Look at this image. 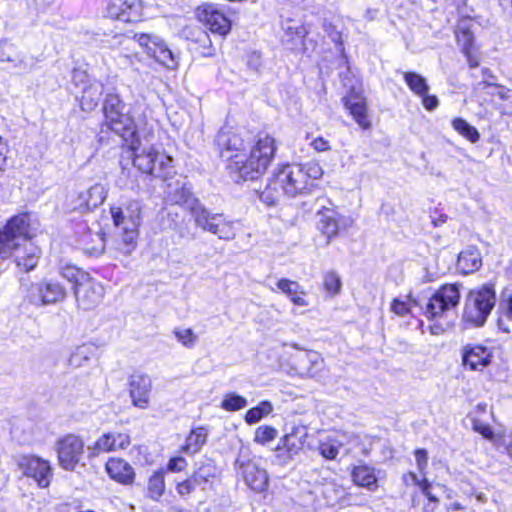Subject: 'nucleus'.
Masks as SVG:
<instances>
[{"mask_svg":"<svg viewBox=\"0 0 512 512\" xmlns=\"http://www.w3.org/2000/svg\"><path fill=\"white\" fill-rule=\"evenodd\" d=\"M494 286L484 284L470 291L464 308L463 319L475 326H482L495 305Z\"/></svg>","mask_w":512,"mask_h":512,"instance_id":"5","label":"nucleus"},{"mask_svg":"<svg viewBox=\"0 0 512 512\" xmlns=\"http://www.w3.org/2000/svg\"><path fill=\"white\" fill-rule=\"evenodd\" d=\"M24 474L32 477L41 488H46L52 478V470L48 461L35 456H24L20 461Z\"/></svg>","mask_w":512,"mask_h":512,"instance_id":"16","label":"nucleus"},{"mask_svg":"<svg viewBox=\"0 0 512 512\" xmlns=\"http://www.w3.org/2000/svg\"><path fill=\"white\" fill-rule=\"evenodd\" d=\"M278 435V431L268 425L259 426L254 435V441L260 445H266L267 443L273 441Z\"/></svg>","mask_w":512,"mask_h":512,"instance_id":"44","label":"nucleus"},{"mask_svg":"<svg viewBox=\"0 0 512 512\" xmlns=\"http://www.w3.org/2000/svg\"><path fill=\"white\" fill-rule=\"evenodd\" d=\"M187 466V462L183 457H173L168 463V470L171 472L183 471Z\"/></svg>","mask_w":512,"mask_h":512,"instance_id":"55","label":"nucleus"},{"mask_svg":"<svg viewBox=\"0 0 512 512\" xmlns=\"http://www.w3.org/2000/svg\"><path fill=\"white\" fill-rule=\"evenodd\" d=\"M107 17L125 23L137 22L142 18L141 0H102Z\"/></svg>","mask_w":512,"mask_h":512,"instance_id":"12","label":"nucleus"},{"mask_svg":"<svg viewBox=\"0 0 512 512\" xmlns=\"http://www.w3.org/2000/svg\"><path fill=\"white\" fill-rule=\"evenodd\" d=\"M123 108L117 95L110 94L106 97L103 105L105 125L122 136L133 128V121L123 112Z\"/></svg>","mask_w":512,"mask_h":512,"instance_id":"11","label":"nucleus"},{"mask_svg":"<svg viewBox=\"0 0 512 512\" xmlns=\"http://www.w3.org/2000/svg\"><path fill=\"white\" fill-rule=\"evenodd\" d=\"M304 296H305V292H303V291H301L300 293L296 292L292 297H290V300L295 305L306 306V305H308V302Z\"/></svg>","mask_w":512,"mask_h":512,"instance_id":"58","label":"nucleus"},{"mask_svg":"<svg viewBox=\"0 0 512 512\" xmlns=\"http://www.w3.org/2000/svg\"><path fill=\"white\" fill-rule=\"evenodd\" d=\"M152 380L142 374H134L129 381V393L135 407L146 409L150 401Z\"/></svg>","mask_w":512,"mask_h":512,"instance_id":"18","label":"nucleus"},{"mask_svg":"<svg viewBox=\"0 0 512 512\" xmlns=\"http://www.w3.org/2000/svg\"><path fill=\"white\" fill-rule=\"evenodd\" d=\"M428 499L429 501L431 502H437L438 499L431 493L430 490H428L425 494H424Z\"/></svg>","mask_w":512,"mask_h":512,"instance_id":"64","label":"nucleus"},{"mask_svg":"<svg viewBox=\"0 0 512 512\" xmlns=\"http://www.w3.org/2000/svg\"><path fill=\"white\" fill-rule=\"evenodd\" d=\"M284 33L287 38V42L293 43L294 41H299L300 43H303L308 32L303 25L287 23L284 27Z\"/></svg>","mask_w":512,"mask_h":512,"instance_id":"43","label":"nucleus"},{"mask_svg":"<svg viewBox=\"0 0 512 512\" xmlns=\"http://www.w3.org/2000/svg\"><path fill=\"white\" fill-rule=\"evenodd\" d=\"M192 212L196 224L206 231H208V226H217L222 218L221 215L209 213L202 206L192 207Z\"/></svg>","mask_w":512,"mask_h":512,"instance_id":"32","label":"nucleus"},{"mask_svg":"<svg viewBox=\"0 0 512 512\" xmlns=\"http://www.w3.org/2000/svg\"><path fill=\"white\" fill-rule=\"evenodd\" d=\"M12 46L7 43L0 42V62H12L15 68L27 70L28 65L23 58H14L11 55Z\"/></svg>","mask_w":512,"mask_h":512,"instance_id":"41","label":"nucleus"},{"mask_svg":"<svg viewBox=\"0 0 512 512\" xmlns=\"http://www.w3.org/2000/svg\"><path fill=\"white\" fill-rule=\"evenodd\" d=\"M113 224L123 230L122 241L126 252L131 253L137 246L139 228L142 222V206L136 200H131L123 206H113L110 209Z\"/></svg>","mask_w":512,"mask_h":512,"instance_id":"4","label":"nucleus"},{"mask_svg":"<svg viewBox=\"0 0 512 512\" xmlns=\"http://www.w3.org/2000/svg\"><path fill=\"white\" fill-rule=\"evenodd\" d=\"M129 437L121 433L105 434L98 441V448L105 451H112L117 449H124L129 445Z\"/></svg>","mask_w":512,"mask_h":512,"instance_id":"29","label":"nucleus"},{"mask_svg":"<svg viewBox=\"0 0 512 512\" xmlns=\"http://www.w3.org/2000/svg\"><path fill=\"white\" fill-rule=\"evenodd\" d=\"M277 288L290 298L298 292L300 286L295 281L283 278L277 282Z\"/></svg>","mask_w":512,"mask_h":512,"instance_id":"50","label":"nucleus"},{"mask_svg":"<svg viewBox=\"0 0 512 512\" xmlns=\"http://www.w3.org/2000/svg\"><path fill=\"white\" fill-rule=\"evenodd\" d=\"M456 38L459 43L462 44V51L465 55H469V50H471V45L473 43L474 37L468 28L458 27L456 31Z\"/></svg>","mask_w":512,"mask_h":512,"instance_id":"47","label":"nucleus"},{"mask_svg":"<svg viewBox=\"0 0 512 512\" xmlns=\"http://www.w3.org/2000/svg\"><path fill=\"white\" fill-rule=\"evenodd\" d=\"M61 275L63 278L67 279L69 282L74 284V288L76 286L84 285L85 283L91 282V276L81 270L80 268L73 265H66L61 270Z\"/></svg>","mask_w":512,"mask_h":512,"instance_id":"30","label":"nucleus"},{"mask_svg":"<svg viewBox=\"0 0 512 512\" xmlns=\"http://www.w3.org/2000/svg\"><path fill=\"white\" fill-rule=\"evenodd\" d=\"M174 335L184 346H192L196 340V336L192 329H175Z\"/></svg>","mask_w":512,"mask_h":512,"instance_id":"49","label":"nucleus"},{"mask_svg":"<svg viewBox=\"0 0 512 512\" xmlns=\"http://www.w3.org/2000/svg\"><path fill=\"white\" fill-rule=\"evenodd\" d=\"M498 327L505 333L510 332V327L506 325L505 320H512V291H503L499 302Z\"/></svg>","mask_w":512,"mask_h":512,"instance_id":"26","label":"nucleus"},{"mask_svg":"<svg viewBox=\"0 0 512 512\" xmlns=\"http://www.w3.org/2000/svg\"><path fill=\"white\" fill-rule=\"evenodd\" d=\"M135 43L144 50L148 57L165 68L174 70L178 67L179 55L172 51L160 36L146 33L135 34L133 37L121 35L117 41L119 48L128 58L136 56L132 49Z\"/></svg>","mask_w":512,"mask_h":512,"instance_id":"3","label":"nucleus"},{"mask_svg":"<svg viewBox=\"0 0 512 512\" xmlns=\"http://www.w3.org/2000/svg\"><path fill=\"white\" fill-rule=\"evenodd\" d=\"M106 471L113 480L124 485L132 484L135 479L133 467L123 459H109L106 463Z\"/></svg>","mask_w":512,"mask_h":512,"instance_id":"21","label":"nucleus"},{"mask_svg":"<svg viewBox=\"0 0 512 512\" xmlns=\"http://www.w3.org/2000/svg\"><path fill=\"white\" fill-rule=\"evenodd\" d=\"M344 105L361 128H370L371 123L367 118V101L362 93L351 90L344 99Z\"/></svg>","mask_w":512,"mask_h":512,"instance_id":"19","label":"nucleus"},{"mask_svg":"<svg viewBox=\"0 0 512 512\" xmlns=\"http://www.w3.org/2000/svg\"><path fill=\"white\" fill-rule=\"evenodd\" d=\"M404 80L410 90L418 96L429 92V85L426 79L418 73L405 72Z\"/></svg>","mask_w":512,"mask_h":512,"instance_id":"33","label":"nucleus"},{"mask_svg":"<svg viewBox=\"0 0 512 512\" xmlns=\"http://www.w3.org/2000/svg\"><path fill=\"white\" fill-rule=\"evenodd\" d=\"M83 452L84 443L75 435H67L57 442L59 464L65 470H74Z\"/></svg>","mask_w":512,"mask_h":512,"instance_id":"13","label":"nucleus"},{"mask_svg":"<svg viewBox=\"0 0 512 512\" xmlns=\"http://www.w3.org/2000/svg\"><path fill=\"white\" fill-rule=\"evenodd\" d=\"M428 499L429 501L431 502H437L438 499L431 493L430 490H428L425 494H424Z\"/></svg>","mask_w":512,"mask_h":512,"instance_id":"63","label":"nucleus"},{"mask_svg":"<svg viewBox=\"0 0 512 512\" xmlns=\"http://www.w3.org/2000/svg\"><path fill=\"white\" fill-rule=\"evenodd\" d=\"M4 229L13 236L17 242L31 238L35 231L31 223V216L28 213H20L13 216L7 222Z\"/></svg>","mask_w":512,"mask_h":512,"instance_id":"20","label":"nucleus"},{"mask_svg":"<svg viewBox=\"0 0 512 512\" xmlns=\"http://www.w3.org/2000/svg\"><path fill=\"white\" fill-rule=\"evenodd\" d=\"M93 90L91 88L85 89L81 99V107L86 111H93L96 107V103L92 99Z\"/></svg>","mask_w":512,"mask_h":512,"instance_id":"53","label":"nucleus"},{"mask_svg":"<svg viewBox=\"0 0 512 512\" xmlns=\"http://www.w3.org/2000/svg\"><path fill=\"white\" fill-rule=\"evenodd\" d=\"M415 461L418 467V470L421 473H424L427 465H428V452L425 449L419 448L414 452Z\"/></svg>","mask_w":512,"mask_h":512,"instance_id":"52","label":"nucleus"},{"mask_svg":"<svg viewBox=\"0 0 512 512\" xmlns=\"http://www.w3.org/2000/svg\"><path fill=\"white\" fill-rule=\"evenodd\" d=\"M208 231L217 235L220 239H233L235 237V231L233 229V223L224 221L222 218L217 226H208Z\"/></svg>","mask_w":512,"mask_h":512,"instance_id":"42","label":"nucleus"},{"mask_svg":"<svg viewBox=\"0 0 512 512\" xmlns=\"http://www.w3.org/2000/svg\"><path fill=\"white\" fill-rule=\"evenodd\" d=\"M352 479L357 486L367 487L371 490L377 487V478L373 469L365 465L356 466L353 469Z\"/></svg>","mask_w":512,"mask_h":512,"instance_id":"27","label":"nucleus"},{"mask_svg":"<svg viewBox=\"0 0 512 512\" xmlns=\"http://www.w3.org/2000/svg\"><path fill=\"white\" fill-rule=\"evenodd\" d=\"M273 411V405L269 401H262L256 407L249 409L245 414V421L248 424H255L263 417L268 416Z\"/></svg>","mask_w":512,"mask_h":512,"instance_id":"34","label":"nucleus"},{"mask_svg":"<svg viewBox=\"0 0 512 512\" xmlns=\"http://www.w3.org/2000/svg\"><path fill=\"white\" fill-rule=\"evenodd\" d=\"M164 491H165L164 472L156 471L149 478L148 493L151 498L158 499L163 495Z\"/></svg>","mask_w":512,"mask_h":512,"instance_id":"38","label":"nucleus"},{"mask_svg":"<svg viewBox=\"0 0 512 512\" xmlns=\"http://www.w3.org/2000/svg\"><path fill=\"white\" fill-rule=\"evenodd\" d=\"M472 427H473L474 431H476L477 433L482 435L485 439H488V440L494 439V433H493L492 427L489 424L484 423L478 419H473Z\"/></svg>","mask_w":512,"mask_h":512,"instance_id":"51","label":"nucleus"},{"mask_svg":"<svg viewBox=\"0 0 512 512\" xmlns=\"http://www.w3.org/2000/svg\"><path fill=\"white\" fill-rule=\"evenodd\" d=\"M219 476L220 471L216 465L211 462H207L197 468L193 474V479L196 485L201 486L202 489L205 490Z\"/></svg>","mask_w":512,"mask_h":512,"instance_id":"25","label":"nucleus"},{"mask_svg":"<svg viewBox=\"0 0 512 512\" xmlns=\"http://www.w3.org/2000/svg\"><path fill=\"white\" fill-rule=\"evenodd\" d=\"M91 354L90 347L86 345L80 346L71 355L69 363L73 367H81L85 361L90 359Z\"/></svg>","mask_w":512,"mask_h":512,"instance_id":"46","label":"nucleus"},{"mask_svg":"<svg viewBox=\"0 0 512 512\" xmlns=\"http://www.w3.org/2000/svg\"><path fill=\"white\" fill-rule=\"evenodd\" d=\"M419 97L422 98V104L425 107V109L432 111L435 108H437L439 101L435 95H428V93H425L424 95H420Z\"/></svg>","mask_w":512,"mask_h":512,"instance_id":"57","label":"nucleus"},{"mask_svg":"<svg viewBox=\"0 0 512 512\" xmlns=\"http://www.w3.org/2000/svg\"><path fill=\"white\" fill-rule=\"evenodd\" d=\"M430 332L433 335H441L444 332V329L441 325H432L430 326Z\"/></svg>","mask_w":512,"mask_h":512,"instance_id":"62","label":"nucleus"},{"mask_svg":"<svg viewBox=\"0 0 512 512\" xmlns=\"http://www.w3.org/2000/svg\"><path fill=\"white\" fill-rule=\"evenodd\" d=\"M297 435L298 428H293L292 432L286 434L282 440L283 446L287 449L290 457L297 455L302 450V440L306 437V434H303L302 436L299 437H297Z\"/></svg>","mask_w":512,"mask_h":512,"instance_id":"36","label":"nucleus"},{"mask_svg":"<svg viewBox=\"0 0 512 512\" xmlns=\"http://www.w3.org/2000/svg\"><path fill=\"white\" fill-rule=\"evenodd\" d=\"M194 479H185L177 484V492L181 496L189 495L195 488Z\"/></svg>","mask_w":512,"mask_h":512,"instance_id":"54","label":"nucleus"},{"mask_svg":"<svg viewBox=\"0 0 512 512\" xmlns=\"http://www.w3.org/2000/svg\"><path fill=\"white\" fill-rule=\"evenodd\" d=\"M324 358L316 351H305L295 356L291 369L302 378H315L322 372Z\"/></svg>","mask_w":512,"mask_h":512,"instance_id":"15","label":"nucleus"},{"mask_svg":"<svg viewBox=\"0 0 512 512\" xmlns=\"http://www.w3.org/2000/svg\"><path fill=\"white\" fill-rule=\"evenodd\" d=\"M311 186V182H307V176L301 164L286 165L273 175L270 183L260 193V199L267 206H272L278 201L281 192L295 197L309 191Z\"/></svg>","mask_w":512,"mask_h":512,"instance_id":"2","label":"nucleus"},{"mask_svg":"<svg viewBox=\"0 0 512 512\" xmlns=\"http://www.w3.org/2000/svg\"><path fill=\"white\" fill-rule=\"evenodd\" d=\"M167 186L169 189L167 191V195L171 202L180 205H187L191 210L192 207H198L197 200L193 198L190 189L186 187L185 183H182V185L179 186V183L177 182L175 188L172 187L171 183H168Z\"/></svg>","mask_w":512,"mask_h":512,"instance_id":"24","label":"nucleus"},{"mask_svg":"<svg viewBox=\"0 0 512 512\" xmlns=\"http://www.w3.org/2000/svg\"><path fill=\"white\" fill-rule=\"evenodd\" d=\"M133 163L142 172L162 177L166 181L165 171L172 167L173 158L165 153H159L153 147H149L136 155Z\"/></svg>","mask_w":512,"mask_h":512,"instance_id":"10","label":"nucleus"},{"mask_svg":"<svg viewBox=\"0 0 512 512\" xmlns=\"http://www.w3.org/2000/svg\"><path fill=\"white\" fill-rule=\"evenodd\" d=\"M247 406V400L243 396H240L234 392L225 394L221 408L228 412L239 411Z\"/></svg>","mask_w":512,"mask_h":512,"instance_id":"40","label":"nucleus"},{"mask_svg":"<svg viewBox=\"0 0 512 512\" xmlns=\"http://www.w3.org/2000/svg\"><path fill=\"white\" fill-rule=\"evenodd\" d=\"M482 265L480 253L476 248L470 247L458 255L457 269L463 274L477 271Z\"/></svg>","mask_w":512,"mask_h":512,"instance_id":"23","label":"nucleus"},{"mask_svg":"<svg viewBox=\"0 0 512 512\" xmlns=\"http://www.w3.org/2000/svg\"><path fill=\"white\" fill-rule=\"evenodd\" d=\"M452 126L454 130L472 143L477 142L480 138L478 130L462 118H455L452 121Z\"/></svg>","mask_w":512,"mask_h":512,"instance_id":"35","label":"nucleus"},{"mask_svg":"<svg viewBox=\"0 0 512 512\" xmlns=\"http://www.w3.org/2000/svg\"><path fill=\"white\" fill-rule=\"evenodd\" d=\"M207 438V431L203 427H198L190 432L186 439L183 450L187 453H196L204 445Z\"/></svg>","mask_w":512,"mask_h":512,"instance_id":"31","label":"nucleus"},{"mask_svg":"<svg viewBox=\"0 0 512 512\" xmlns=\"http://www.w3.org/2000/svg\"><path fill=\"white\" fill-rule=\"evenodd\" d=\"M65 289L56 282L42 281L31 287L29 301L35 306L49 305L62 301Z\"/></svg>","mask_w":512,"mask_h":512,"instance_id":"14","label":"nucleus"},{"mask_svg":"<svg viewBox=\"0 0 512 512\" xmlns=\"http://www.w3.org/2000/svg\"><path fill=\"white\" fill-rule=\"evenodd\" d=\"M14 257L16 265L29 272L34 269L40 257V249L30 243L22 245L4 228L0 231V259Z\"/></svg>","mask_w":512,"mask_h":512,"instance_id":"6","label":"nucleus"},{"mask_svg":"<svg viewBox=\"0 0 512 512\" xmlns=\"http://www.w3.org/2000/svg\"><path fill=\"white\" fill-rule=\"evenodd\" d=\"M302 167L304 168V173L307 176V182H311V180H318L324 174L322 166L317 161L307 162Z\"/></svg>","mask_w":512,"mask_h":512,"instance_id":"48","label":"nucleus"},{"mask_svg":"<svg viewBox=\"0 0 512 512\" xmlns=\"http://www.w3.org/2000/svg\"><path fill=\"white\" fill-rule=\"evenodd\" d=\"M319 228L328 241L336 237L339 231V215L331 208L323 207L319 212Z\"/></svg>","mask_w":512,"mask_h":512,"instance_id":"22","label":"nucleus"},{"mask_svg":"<svg viewBox=\"0 0 512 512\" xmlns=\"http://www.w3.org/2000/svg\"><path fill=\"white\" fill-rule=\"evenodd\" d=\"M219 142L228 155V170L236 180L254 179L264 173L274 158L277 146L273 137H260L251 147L249 155L244 139L238 134L221 135Z\"/></svg>","mask_w":512,"mask_h":512,"instance_id":"1","label":"nucleus"},{"mask_svg":"<svg viewBox=\"0 0 512 512\" xmlns=\"http://www.w3.org/2000/svg\"><path fill=\"white\" fill-rule=\"evenodd\" d=\"M324 290L332 297L341 292L342 281L340 275L335 271H328L323 276Z\"/></svg>","mask_w":512,"mask_h":512,"instance_id":"39","label":"nucleus"},{"mask_svg":"<svg viewBox=\"0 0 512 512\" xmlns=\"http://www.w3.org/2000/svg\"><path fill=\"white\" fill-rule=\"evenodd\" d=\"M492 353L480 345H467L462 349V363L471 371H482L491 363Z\"/></svg>","mask_w":512,"mask_h":512,"instance_id":"17","label":"nucleus"},{"mask_svg":"<svg viewBox=\"0 0 512 512\" xmlns=\"http://www.w3.org/2000/svg\"><path fill=\"white\" fill-rule=\"evenodd\" d=\"M460 301V285L446 284L438 289L426 305L425 315L429 319L441 317L446 311L455 308Z\"/></svg>","mask_w":512,"mask_h":512,"instance_id":"8","label":"nucleus"},{"mask_svg":"<svg viewBox=\"0 0 512 512\" xmlns=\"http://www.w3.org/2000/svg\"><path fill=\"white\" fill-rule=\"evenodd\" d=\"M78 306L83 310H90L95 304V291L93 289V279L91 282L81 286H76L74 290Z\"/></svg>","mask_w":512,"mask_h":512,"instance_id":"28","label":"nucleus"},{"mask_svg":"<svg viewBox=\"0 0 512 512\" xmlns=\"http://www.w3.org/2000/svg\"><path fill=\"white\" fill-rule=\"evenodd\" d=\"M237 475L245 485L254 492H263L268 488L269 476L267 471L260 467L254 459L240 455L235 462Z\"/></svg>","mask_w":512,"mask_h":512,"instance_id":"9","label":"nucleus"},{"mask_svg":"<svg viewBox=\"0 0 512 512\" xmlns=\"http://www.w3.org/2000/svg\"><path fill=\"white\" fill-rule=\"evenodd\" d=\"M417 486H419L423 494H425L431 488V484L426 478L421 479Z\"/></svg>","mask_w":512,"mask_h":512,"instance_id":"60","label":"nucleus"},{"mask_svg":"<svg viewBox=\"0 0 512 512\" xmlns=\"http://www.w3.org/2000/svg\"><path fill=\"white\" fill-rule=\"evenodd\" d=\"M342 445L343 443L340 440L329 437L319 443L318 449L322 457L327 460H334L338 456L339 448Z\"/></svg>","mask_w":512,"mask_h":512,"instance_id":"37","label":"nucleus"},{"mask_svg":"<svg viewBox=\"0 0 512 512\" xmlns=\"http://www.w3.org/2000/svg\"><path fill=\"white\" fill-rule=\"evenodd\" d=\"M194 15L213 34L225 37L232 30V21L219 4L203 3L196 7Z\"/></svg>","mask_w":512,"mask_h":512,"instance_id":"7","label":"nucleus"},{"mask_svg":"<svg viewBox=\"0 0 512 512\" xmlns=\"http://www.w3.org/2000/svg\"><path fill=\"white\" fill-rule=\"evenodd\" d=\"M466 56L468 59V64L471 68L477 67L479 65L478 60L472 55L471 50H469V55Z\"/></svg>","mask_w":512,"mask_h":512,"instance_id":"61","label":"nucleus"},{"mask_svg":"<svg viewBox=\"0 0 512 512\" xmlns=\"http://www.w3.org/2000/svg\"><path fill=\"white\" fill-rule=\"evenodd\" d=\"M310 146L317 152H326L331 149L329 141L323 137H317L313 139L310 143Z\"/></svg>","mask_w":512,"mask_h":512,"instance_id":"56","label":"nucleus"},{"mask_svg":"<svg viewBox=\"0 0 512 512\" xmlns=\"http://www.w3.org/2000/svg\"><path fill=\"white\" fill-rule=\"evenodd\" d=\"M420 480L421 479H419L414 472H408L403 476V481L406 485H409L410 483L417 485Z\"/></svg>","mask_w":512,"mask_h":512,"instance_id":"59","label":"nucleus"},{"mask_svg":"<svg viewBox=\"0 0 512 512\" xmlns=\"http://www.w3.org/2000/svg\"><path fill=\"white\" fill-rule=\"evenodd\" d=\"M415 304L416 301L410 297H408L407 300L394 299L391 303V311L397 316L402 317L409 314L412 306Z\"/></svg>","mask_w":512,"mask_h":512,"instance_id":"45","label":"nucleus"}]
</instances>
